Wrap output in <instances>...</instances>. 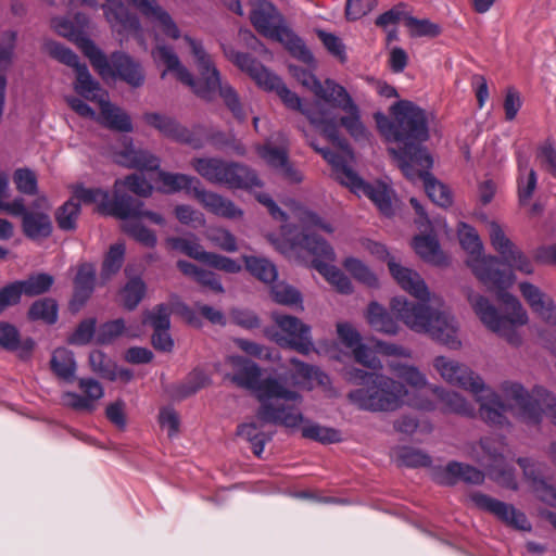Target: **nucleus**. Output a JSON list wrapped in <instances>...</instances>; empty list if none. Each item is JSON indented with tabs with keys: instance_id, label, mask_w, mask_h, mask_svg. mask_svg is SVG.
I'll use <instances>...</instances> for the list:
<instances>
[{
	"instance_id": "obj_1",
	"label": "nucleus",
	"mask_w": 556,
	"mask_h": 556,
	"mask_svg": "<svg viewBox=\"0 0 556 556\" xmlns=\"http://www.w3.org/2000/svg\"><path fill=\"white\" fill-rule=\"evenodd\" d=\"M130 2L153 26L162 34L173 40L182 38L189 46L199 73L195 79L189 70L180 62L174 49L166 45H157L152 50V58L159 65H164L166 73H173L182 84L189 86L195 94L212 100L216 92L224 100L232 115L240 122L245 119V113L241 105L237 91L227 83H222L220 73L217 70L212 56L206 52L202 42L189 35L181 36L180 29L173 17L165 11L156 0H127ZM106 22L113 33L118 35L121 42L128 35H134L138 42L147 49L142 34V26L139 18L118 0H105L101 5Z\"/></svg>"
},
{
	"instance_id": "obj_2",
	"label": "nucleus",
	"mask_w": 556,
	"mask_h": 556,
	"mask_svg": "<svg viewBox=\"0 0 556 556\" xmlns=\"http://www.w3.org/2000/svg\"><path fill=\"white\" fill-rule=\"evenodd\" d=\"M458 237L463 249L468 253L467 265L488 289L498 292L497 298L503 303L505 313L502 314L485 296L469 292L467 299L472 311L488 330L505 339L510 345L519 346L522 337L517 328L528 323V313L515 295L504 292L515 283V274L502 271L496 256L483 254L479 235L469 225H459Z\"/></svg>"
},
{
	"instance_id": "obj_3",
	"label": "nucleus",
	"mask_w": 556,
	"mask_h": 556,
	"mask_svg": "<svg viewBox=\"0 0 556 556\" xmlns=\"http://www.w3.org/2000/svg\"><path fill=\"white\" fill-rule=\"evenodd\" d=\"M388 267L399 286L420 301L413 303L405 298H394L391 301L393 314L410 330L428 334L452 350L459 349L462 342L457 338L456 319L447 309L439 306L440 299L431 296L420 275L396 263L393 257L388 260Z\"/></svg>"
},
{
	"instance_id": "obj_4",
	"label": "nucleus",
	"mask_w": 556,
	"mask_h": 556,
	"mask_svg": "<svg viewBox=\"0 0 556 556\" xmlns=\"http://www.w3.org/2000/svg\"><path fill=\"white\" fill-rule=\"evenodd\" d=\"M226 364L232 369L225 376L239 388L249 390L261 403L256 417L265 424H279L288 428L298 427L303 415L298 405L301 394L280 378L263 377L261 368L242 356H228Z\"/></svg>"
},
{
	"instance_id": "obj_5",
	"label": "nucleus",
	"mask_w": 556,
	"mask_h": 556,
	"mask_svg": "<svg viewBox=\"0 0 556 556\" xmlns=\"http://www.w3.org/2000/svg\"><path fill=\"white\" fill-rule=\"evenodd\" d=\"M393 121L383 115H377L380 132L389 142V153L396 160L406 177H414V164L432 167L433 160L420 143L428 140L429 127L426 112L415 103L406 100L397 101L391 106Z\"/></svg>"
},
{
	"instance_id": "obj_6",
	"label": "nucleus",
	"mask_w": 556,
	"mask_h": 556,
	"mask_svg": "<svg viewBox=\"0 0 556 556\" xmlns=\"http://www.w3.org/2000/svg\"><path fill=\"white\" fill-rule=\"evenodd\" d=\"M225 54L261 88L275 91L287 108L305 115L311 124L319 128L328 140L340 142L336 116L326 108L325 103L318 100L303 103L296 93L288 89L277 75L269 72L263 64L247 53L225 49Z\"/></svg>"
},
{
	"instance_id": "obj_7",
	"label": "nucleus",
	"mask_w": 556,
	"mask_h": 556,
	"mask_svg": "<svg viewBox=\"0 0 556 556\" xmlns=\"http://www.w3.org/2000/svg\"><path fill=\"white\" fill-rule=\"evenodd\" d=\"M292 213L294 218L300 222L304 231L295 240L294 244L315 256L313 261L314 267L338 292L343 294L352 293L353 286L351 280L337 266L330 264L336 258L333 249L315 233L316 230L331 233L333 232L332 225L301 205H295Z\"/></svg>"
},
{
	"instance_id": "obj_8",
	"label": "nucleus",
	"mask_w": 556,
	"mask_h": 556,
	"mask_svg": "<svg viewBox=\"0 0 556 556\" xmlns=\"http://www.w3.org/2000/svg\"><path fill=\"white\" fill-rule=\"evenodd\" d=\"M45 50L52 58L75 70L76 81L74 89L81 97L100 105L101 113L98 119L102 124L119 131L128 132L132 130V124L128 114L108 100L106 91L91 77L87 66L79 62L78 56L71 49L53 40H47L45 42Z\"/></svg>"
},
{
	"instance_id": "obj_9",
	"label": "nucleus",
	"mask_w": 556,
	"mask_h": 556,
	"mask_svg": "<svg viewBox=\"0 0 556 556\" xmlns=\"http://www.w3.org/2000/svg\"><path fill=\"white\" fill-rule=\"evenodd\" d=\"M441 378L454 387L470 392L479 404V415L485 422H503L504 405L482 377L466 364L446 356H437L432 363Z\"/></svg>"
},
{
	"instance_id": "obj_10",
	"label": "nucleus",
	"mask_w": 556,
	"mask_h": 556,
	"mask_svg": "<svg viewBox=\"0 0 556 556\" xmlns=\"http://www.w3.org/2000/svg\"><path fill=\"white\" fill-rule=\"evenodd\" d=\"M348 400L358 409L371 413H391L409 405L431 410V401H419L401 381L384 374H379L365 388H357L348 393Z\"/></svg>"
},
{
	"instance_id": "obj_11",
	"label": "nucleus",
	"mask_w": 556,
	"mask_h": 556,
	"mask_svg": "<svg viewBox=\"0 0 556 556\" xmlns=\"http://www.w3.org/2000/svg\"><path fill=\"white\" fill-rule=\"evenodd\" d=\"M506 403L504 405L503 422H488L491 426L504 427L508 425L506 413L511 412L514 416L519 418L527 425H538L542 420L543 406L548 410L552 422L556 426V397L543 387H534L529 392L521 383L516 381H503L500 384ZM498 396H501L498 394Z\"/></svg>"
},
{
	"instance_id": "obj_12",
	"label": "nucleus",
	"mask_w": 556,
	"mask_h": 556,
	"mask_svg": "<svg viewBox=\"0 0 556 556\" xmlns=\"http://www.w3.org/2000/svg\"><path fill=\"white\" fill-rule=\"evenodd\" d=\"M250 20L263 36L280 42L289 53L308 65L314 64L313 53L304 41L287 26L283 16L268 0H249Z\"/></svg>"
},
{
	"instance_id": "obj_13",
	"label": "nucleus",
	"mask_w": 556,
	"mask_h": 556,
	"mask_svg": "<svg viewBox=\"0 0 556 556\" xmlns=\"http://www.w3.org/2000/svg\"><path fill=\"white\" fill-rule=\"evenodd\" d=\"M312 146L332 166L333 176L341 185L349 187L355 193H363L368 197L383 215L391 216L393 214L394 194L386 184L380 181L375 184L364 182L342 156L332 153L329 149Z\"/></svg>"
},
{
	"instance_id": "obj_14",
	"label": "nucleus",
	"mask_w": 556,
	"mask_h": 556,
	"mask_svg": "<svg viewBox=\"0 0 556 556\" xmlns=\"http://www.w3.org/2000/svg\"><path fill=\"white\" fill-rule=\"evenodd\" d=\"M191 165L202 178L213 185L229 189H252L262 186L255 172L239 163L217 157H195Z\"/></svg>"
},
{
	"instance_id": "obj_15",
	"label": "nucleus",
	"mask_w": 556,
	"mask_h": 556,
	"mask_svg": "<svg viewBox=\"0 0 556 556\" xmlns=\"http://www.w3.org/2000/svg\"><path fill=\"white\" fill-rule=\"evenodd\" d=\"M334 96L333 100H329L327 104L331 108L329 110L336 116L338 128L343 126L346 131L356 140H363L367 138V129L361 121L358 106L354 103L353 99L346 91V89L342 87L334 86ZM328 109V106H326ZM338 137L340 142L330 140L333 144L338 146L342 153L337 155L342 156L345 163L348 164V157H352V153L348 147V143L344 139L340 137L338 132ZM336 154V152H333Z\"/></svg>"
},
{
	"instance_id": "obj_16",
	"label": "nucleus",
	"mask_w": 556,
	"mask_h": 556,
	"mask_svg": "<svg viewBox=\"0 0 556 556\" xmlns=\"http://www.w3.org/2000/svg\"><path fill=\"white\" fill-rule=\"evenodd\" d=\"M271 319L275 327H266L264 334L282 348H291L301 354L307 355L314 351V343L311 336V327L300 318L273 313Z\"/></svg>"
},
{
	"instance_id": "obj_17",
	"label": "nucleus",
	"mask_w": 556,
	"mask_h": 556,
	"mask_svg": "<svg viewBox=\"0 0 556 556\" xmlns=\"http://www.w3.org/2000/svg\"><path fill=\"white\" fill-rule=\"evenodd\" d=\"M51 26L59 35L68 38L78 46L101 77L112 74L104 53L84 34V29L87 26L86 16L76 15L75 24L66 18H53Z\"/></svg>"
},
{
	"instance_id": "obj_18",
	"label": "nucleus",
	"mask_w": 556,
	"mask_h": 556,
	"mask_svg": "<svg viewBox=\"0 0 556 556\" xmlns=\"http://www.w3.org/2000/svg\"><path fill=\"white\" fill-rule=\"evenodd\" d=\"M478 447L483 452V455L480 456L477 453L475 458L488 469L490 478L502 486L517 490L518 483L513 468L504 465V453L506 451L504 440L502 438H484L480 441Z\"/></svg>"
},
{
	"instance_id": "obj_19",
	"label": "nucleus",
	"mask_w": 556,
	"mask_h": 556,
	"mask_svg": "<svg viewBox=\"0 0 556 556\" xmlns=\"http://www.w3.org/2000/svg\"><path fill=\"white\" fill-rule=\"evenodd\" d=\"M51 204L43 194L38 195L27 208L23 202V211L12 216L22 217V230L25 237L37 241L51 236L53 226L50 217Z\"/></svg>"
},
{
	"instance_id": "obj_20",
	"label": "nucleus",
	"mask_w": 556,
	"mask_h": 556,
	"mask_svg": "<svg viewBox=\"0 0 556 556\" xmlns=\"http://www.w3.org/2000/svg\"><path fill=\"white\" fill-rule=\"evenodd\" d=\"M72 199H75L78 203H96L101 212L116 217L128 216L135 210L130 195L118 194L117 198L114 197L111 200L109 193L99 188L78 186L75 188Z\"/></svg>"
},
{
	"instance_id": "obj_21",
	"label": "nucleus",
	"mask_w": 556,
	"mask_h": 556,
	"mask_svg": "<svg viewBox=\"0 0 556 556\" xmlns=\"http://www.w3.org/2000/svg\"><path fill=\"white\" fill-rule=\"evenodd\" d=\"M470 500L479 508L493 514L507 526L521 531L531 530V523L528 521L526 515L516 509L513 505L501 502L480 492L472 493L470 495Z\"/></svg>"
},
{
	"instance_id": "obj_22",
	"label": "nucleus",
	"mask_w": 556,
	"mask_h": 556,
	"mask_svg": "<svg viewBox=\"0 0 556 556\" xmlns=\"http://www.w3.org/2000/svg\"><path fill=\"white\" fill-rule=\"evenodd\" d=\"M518 465L533 493L544 503L556 507V489L545 480L547 466L530 458H518Z\"/></svg>"
},
{
	"instance_id": "obj_23",
	"label": "nucleus",
	"mask_w": 556,
	"mask_h": 556,
	"mask_svg": "<svg viewBox=\"0 0 556 556\" xmlns=\"http://www.w3.org/2000/svg\"><path fill=\"white\" fill-rule=\"evenodd\" d=\"M78 387L83 394L64 392L61 397L63 405L79 412H93L104 395L103 387L92 378H80Z\"/></svg>"
},
{
	"instance_id": "obj_24",
	"label": "nucleus",
	"mask_w": 556,
	"mask_h": 556,
	"mask_svg": "<svg viewBox=\"0 0 556 556\" xmlns=\"http://www.w3.org/2000/svg\"><path fill=\"white\" fill-rule=\"evenodd\" d=\"M519 291L534 314L556 326V303L548 294L531 282H520Z\"/></svg>"
},
{
	"instance_id": "obj_25",
	"label": "nucleus",
	"mask_w": 556,
	"mask_h": 556,
	"mask_svg": "<svg viewBox=\"0 0 556 556\" xmlns=\"http://www.w3.org/2000/svg\"><path fill=\"white\" fill-rule=\"evenodd\" d=\"M193 197L203 206V208L216 216L236 219L240 218L243 214V212L237 207L232 201L216 192L206 190L201 184L194 187Z\"/></svg>"
},
{
	"instance_id": "obj_26",
	"label": "nucleus",
	"mask_w": 556,
	"mask_h": 556,
	"mask_svg": "<svg viewBox=\"0 0 556 556\" xmlns=\"http://www.w3.org/2000/svg\"><path fill=\"white\" fill-rule=\"evenodd\" d=\"M112 74L103 79L119 77L131 87H140L144 81V74L141 65L134 61L129 55L122 52H114L108 59Z\"/></svg>"
},
{
	"instance_id": "obj_27",
	"label": "nucleus",
	"mask_w": 556,
	"mask_h": 556,
	"mask_svg": "<svg viewBox=\"0 0 556 556\" xmlns=\"http://www.w3.org/2000/svg\"><path fill=\"white\" fill-rule=\"evenodd\" d=\"M387 366L391 374L397 378L396 380L405 384L407 389L409 387L413 390V392H410L413 397L419 401H425L424 399L415 396V393L427 387L431 390L432 386L429 384L427 376L420 371L417 366L399 359L388 361Z\"/></svg>"
},
{
	"instance_id": "obj_28",
	"label": "nucleus",
	"mask_w": 556,
	"mask_h": 556,
	"mask_svg": "<svg viewBox=\"0 0 556 556\" xmlns=\"http://www.w3.org/2000/svg\"><path fill=\"white\" fill-rule=\"evenodd\" d=\"M435 479L444 485H453L459 481L480 484L484 480V473L469 465L452 462L437 472Z\"/></svg>"
},
{
	"instance_id": "obj_29",
	"label": "nucleus",
	"mask_w": 556,
	"mask_h": 556,
	"mask_svg": "<svg viewBox=\"0 0 556 556\" xmlns=\"http://www.w3.org/2000/svg\"><path fill=\"white\" fill-rule=\"evenodd\" d=\"M289 71L302 86L311 90L316 96L318 101L323 100L325 103L334 99V86L342 87L332 79H326L324 83H320L311 71L301 66L290 65Z\"/></svg>"
},
{
	"instance_id": "obj_30",
	"label": "nucleus",
	"mask_w": 556,
	"mask_h": 556,
	"mask_svg": "<svg viewBox=\"0 0 556 556\" xmlns=\"http://www.w3.org/2000/svg\"><path fill=\"white\" fill-rule=\"evenodd\" d=\"M431 167L422 166L421 164H414V177H407L409 180L415 181L420 179L424 182L425 190L431 201L439 206L446 207L452 203V195L448 188L442 182L438 181L429 172Z\"/></svg>"
},
{
	"instance_id": "obj_31",
	"label": "nucleus",
	"mask_w": 556,
	"mask_h": 556,
	"mask_svg": "<svg viewBox=\"0 0 556 556\" xmlns=\"http://www.w3.org/2000/svg\"><path fill=\"white\" fill-rule=\"evenodd\" d=\"M143 119L162 135L175 141L190 143L192 140V134L170 116L160 113H146Z\"/></svg>"
},
{
	"instance_id": "obj_32",
	"label": "nucleus",
	"mask_w": 556,
	"mask_h": 556,
	"mask_svg": "<svg viewBox=\"0 0 556 556\" xmlns=\"http://www.w3.org/2000/svg\"><path fill=\"white\" fill-rule=\"evenodd\" d=\"M96 283V267L90 263H84L78 267L74 279V295L71 301L73 309L78 311L90 298Z\"/></svg>"
},
{
	"instance_id": "obj_33",
	"label": "nucleus",
	"mask_w": 556,
	"mask_h": 556,
	"mask_svg": "<svg viewBox=\"0 0 556 556\" xmlns=\"http://www.w3.org/2000/svg\"><path fill=\"white\" fill-rule=\"evenodd\" d=\"M258 153L268 165L279 169L283 177L289 181L296 184L303 180L302 173L289 163L287 151L285 149L265 144L260 148Z\"/></svg>"
},
{
	"instance_id": "obj_34",
	"label": "nucleus",
	"mask_w": 556,
	"mask_h": 556,
	"mask_svg": "<svg viewBox=\"0 0 556 556\" xmlns=\"http://www.w3.org/2000/svg\"><path fill=\"white\" fill-rule=\"evenodd\" d=\"M116 162L123 166L143 170H155L160 167V159L149 151L136 149L131 144L116 154Z\"/></svg>"
},
{
	"instance_id": "obj_35",
	"label": "nucleus",
	"mask_w": 556,
	"mask_h": 556,
	"mask_svg": "<svg viewBox=\"0 0 556 556\" xmlns=\"http://www.w3.org/2000/svg\"><path fill=\"white\" fill-rule=\"evenodd\" d=\"M518 164V198L521 205L529 203L536 185L538 175L533 168H529V160L520 151H517Z\"/></svg>"
},
{
	"instance_id": "obj_36",
	"label": "nucleus",
	"mask_w": 556,
	"mask_h": 556,
	"mask_svg": "<svg viewBox=\"0 0 556 556\" xmlns=\"http://www.w3.org/2000/svg\"><path fill=\"white\" fill-rule=\"evenodd\" d=\"M157 181L160 182V190L164 193L185 191L192 195H194V187L201 182L194 176L164 170L159 172Z\"/></svg>"
},
{
	"instance_id": "obj_37",
	"label": "nucleus",
	"mask_w": 556,
	"mask_h": 556,
	"mask_svg": "<svg viewBox=\"0 0 556 556\" xmlns=\"http://www.w3.org/2000/svg\"><path fill=\"white\" fill-rule=\"evenodd\" d=\"M141 332L142 329L139 324L131 323L126 326L124 319L118 318L100 326L97 333V341L101 344H108L123 334L128 338H137Z\"/></svg>"
},
{
	"instance_id": "obj_38",
	"label": "nucleus",
	"mask_w": 556,
	"mask_h": 556,
	"mask_svg": "<svg viewBox=\"0 0 556 556\" xmlns=\"http://www.w3.org/2000/svg\"><path fill=\"white\" fill-rule=\"evenodd\" d=\"M431 392L437 395L444 410L463 416L475 415L473 405L458 392L445 390L437 386L431 387Z\"/></svg>"
},
{
	"instance_id": "obj_39",
	"label": "nucleus",
	"mask_w": 556,
	"mask_h": 556,
	"mask_svg": "<svg viewBox=\"0 0 556 556\" xmlns=\"http://www.w3.org/2000/svg\"><path fill=\"white\" fill-rule=\"evenodd\" d=\"M416 253L427 263L442 266L446 264V257L438 240L432 235L416 236L413 241Z\"/></svg>"
},
{
	"instance_id": "obj_40",
	"label": "nucleus",
	"mask_w": 556,
	"mask_h": 556,
	"mask_svg": "<svg viewBox=\"0 0 556 556\" xmlns=\"http://www.w3.org/2000/svg\"><path fill=\"white\" fill-rule=\"evenodd\" d=\"M290 362L294 366L293 387L311 389L314 382L324 384L328 381V376L317 367L307 365L296 358H292Z\"/></svg>"
},
{
	"instance_id": "obj_41",
	"label": "nucleus",
	"mask_w": 556,
	"mask_h": 556,
	"mask_svg": "<svg viewBox=\"0 0 556 556\" xmlns=\"http://www.w3.org/2000/svg\"><path fill=\"white\" fill-rule=\"evenodd\" d=\"M0 345L8 351L21 350L22 356H27L34 349L35 342L31 339L20 340V332L9 323H0Z\"/></svg>"
},
{
	"instance_id": "obj_42",
	"label": "nucleus",
	"mask_w": 556,
	"mask_h": 556,
	"mask_svg": "<svg viewBox=\"0 0 556 556\" xmlns=\"http://www.w3.org/2000/svg\"><path fill=\"white\" fill-rule=\"evenodd\" d=\"M366 317L370 327L378 332L389 336L399 332L397 323L376 302L369 304Z\"/></svg>"
},
{
	"instance_id": "obj_43",
	"label": "nucleus",
	"mask_w": 556,
	"mask_h": 556,
	"mask_svg": "<svg viewBox=\"0 0 556 556\" xmlns=\"http://www.w3.org/2000/svg\"><path fill=\"white\" fill-rule=\"evenodd\" d=\"M53 282L54 279L51 275L41 273L29 276L25 280L15 281L11 285L17 287L18 300H21L22 294L27 296H36L46 293L50 290Z\"/></svg>"
},
{
	"instance_id": "obj_44",
	"label": "nucleus",
	"mask_w": 556,
	"mask_h": 556,
	"mask_svg": "<svg viewBox=\"0 0 556 556\" xmlns=\"http://www.w3.org/2000/svg\"><path fill=\"white\" fill-rule=\"evenodd\" d=\"M486 229L490 238V243L494 251L500 254L502 260L509 255L513 250L518 247L506 235L502 225L495 220L486 222Z\"/></svg>"
},
{
	"instance_id": "obj_45",
	"label": "nucleus",
	"mask_w": 556,
	"mask_h": 556,
	"mask_svg": "<svg viewBox=\"0 0 556 556\" xmlns=\"http://www.w3.org/2000/svg\"><path fill=\"white\" fill-rule=\"evenodd\" d=\"M51 368L59 378L66 381L73 380L76 371L73 353L64 348L56 349L52 354Z\"/></svg>"
},
{
	"instance_id": "obj_46",
	"label": "nucleus",
	"mask_w": 556,
	"mask_h": 556,
	"mask_svg": "<svg viewBox=\"0 0 556 556\" xmlns=\"http://www.w3.org/2000/svg\"><path fill=\"white\" fill-rule=\"evenodd\" d=\"M124 188L140 197H149L153 191V186L141 174H132L124 179H117L114 184L115 198L118 194H125Z\"/></svg>"
},
{
	"instance_id": "obj_47",
	"label": "nucleus",
	"mask_w": 556,
	"mask_h": 556,
	"mask_svg": "<svg viewBox=\"0 0 556 556\" xmlns=\"http://www.w3.org/2000/svg\"><path fill=\"white\" fill-rule=\"evenodd\" d=\"M247 269L265 283H273L277 278L276 266L267 258L257 256H244Z\"/></svg>"
},
{
	"instance_id": "obj_48",
	"label": "nucleus",
	"mask_w": 556,
	"mask_h": 556,
	"mask_svg": "<svg viewBox=\"0 0 556 556\" xmlns=\"http://www.w3.org/2000/svg\"><path fill=\"white\" fill-rule=\"evenodd\" d=\"M237 435L250 442L253 453L258 457L264 451L265 443L270 440V437L263 432L255 421L240 425Z\"/></svg>"
},
{
	"instance_id": "obj_49",
	"label": "nucleus",
	"mask_w": 556,
	"mask_h": 556,
	"mask_svg": "<svg viewBox=\"0 0 556 556\" xmlns=\"http://www.w3.org/2000/svg\"><path fill=\"white\" fill-rule=\"evenodd\" d=\"M391 456L399 466L424 467L430 464V457L427 454L407 446L393 448Z\"/></svg>"
},
{
	"instance_id": "obj_50",
	"label": "nucleus",
	"mask_w": 556,
	"mask_h": 556,
	"mask_svg": "<svg viewBox=\"0 0 556 556\" xmlns=\"http://www.w3.org/2000/svg\"><path fill=\"white\" fill-rule=\"evenodd\" d=\"M166 244L177 251H180L181 253L188 255L189 257H192L194 260L204 262L207 253L204 251L202 245L198 242L195 237L191 238H179V237H172L166 239Z\"/></svg>"
},
{
	"instance_id": "obj_51",
	"label": "nucleus",
	"mask_w": 556,
	"mask_h": 556,
	"mask_svg": "<svg viewBox=\"0 0 556 556\" xmlns=\"http://www.w3.org/2000/svg\"><path fill=\"white\" fill-rule=\"evenodd\" d=\"M80 214V204L75 199H70L55 212L58 227L64 231H72Z\"/></svg>"
},
{
	"instance_id": "obj_52",
	"label": "nucleus",
	"mask_w": 556,
	"mask_h": 556,
	"mask_svg": "<svg viewBox=\"0 0 556 556\" xmlns=\"http://www.w3.org/2000/svg\"><path fill=\"white\" fill-rule=\"evenodd\" d=\"M302 435L323 444L337 443L342 440L339 430L314 422L307 424L302 428Z\"/></svg>"
},
{
	"instance_id": "obj_53",
	"label": "nucleus",
	"mask_w": 556,
	"mask_h": 556,
	"mask_svg": "<svg viewBox=\"0 0 556 556\" xmlns=\"http://www.w3.org/2000/svg\"><path fill=\"white\" fill-rule=\"evenodd\" d=\"M28 318L41 320L46 324H54L58 319L56 302L48 298L34 302L29 307Z\"/></svg>"
},
{
	"instance_id": "obj_54",
	"label": "nucleus",
	"mask_w": 556,
	"mask_h": 556,
	"mask_svg": "<svg viewBox=\"0 0 556 556\" xmlns=\"http://www.w3.org/2000/svg\"><path fill=\"white\" fill-rule=\"evenodd\" d=\"M122 219L124 220L122 226L123 230L135 240L149 248H153L156 244L157 239L155 233L141 225L136 217Z\"/></svg>"
},
{
	"instance_id": "obj_55",
	"label": "nucleus",
	"mask_w": 556,
	"mask_h": 556,
	"mask_svg": "<svg viewBox=\"0 0 556 556\" xmlns=\"http://www.w3.org/2000/svg\"><path fill=\"white\" fill-rule=\"evenodd\" d=\"M146 283L140 278L130 279L121 291V301L127 309L138 306L146 294Z\"/></svg>"
},
{
	"instance_id": "obj_56",
	"label": "nucleus",
	"mask_w": 556,
	"mask_h": 556,
	"mask_svg": "<svg viewBox=\"0 0 556 556\" xmlns=\"http://www.w3.org/2000/svg\"><path fill=\"white\" fill-rule=\"evenodd\" d=\"M205 238L216 248L225 252H236L238 250L236 237L227 229L222 227H211L205 231Z\"/></svg>"
},
{
	"instance_id": "obj_57",
	"label": "nucleus",
	"mask_w": 556,
	"mask_h": 556,
	"mask_svg": "<svg viewBox=\"0 0 556 556\" xmlns=\"http://www.w3.org/2000/svg\"><path fill=\"white\" fill-rule=\"evenodd\" d=\"M343 267L359 282L369 287L377 285V277L361 260L355 257H346L343 262Z\"/></svg>"
},
{
	"instance_id": "obj_58",
	"label": "nucleus",
	"mask_w": 556,
	"mask_h": 556,
	"mask_svg": "<svg viewBox=\"0 0 556 556\" xmlns=\"http://www.w3.org/2000/svg\"><path fill=\"white\" fill-rule=\"evenodd\" d=\"M318 39L323 42L326 50L341 63L348 60L345 45L337 35L323 29L315 30Z\"/></svg>"
},
{
	"instance_id": "obj_59",
	"label": "nucleus",
	"mask_w": 556,
	"mask_h": 556,
	"mask_svg": "<svg viewBox=\"0 0 556 556\" xmlns=\"http://www.w3.org/2000/svg\"><path fill=\"white\" fill-rule=\"evenodd\" d=\"M210 383L208 376L202 370H193L188 378L186 383L177 387L175 396L178 399H185L194 394L200 389L204 388Z\"/></svg>"
},
{
	"instance_id": "obj_60",
	"label": "nucleus",
	"mask_w": 556,
	"mask_h": 556,
	"mask_svg": "<svg viewBox=\"0 0 556 556\" xmlns=\"http://www.w3.org/2000/svg\"><path fill=\"white\" fill-rule=\"evenodd\" d=\"M125 255V245L123 243L113 244L103 262L102 276L106 279L116 274L123 265Z\"/></svg>"
},
{
	"instance_id": "obj_61",
	"label": "nucleus",
	"mask_w": 556,
	"mask_h": 556,
	"mask_svg": "<svg viewBox=\"0 0 556 556\" xmlns=\"http://www.w3.org/2000/svg\"><path fill=\"white\" fill-rule=\"evenodd\" d=\"M405 25L413 37H437L441 33V28L438 24L426 18L418 20L413 16H406Z\"/></svg>"
},
{
	"instance_id": "obj_62",
	"label": "nucleus",
	"mask_w": 556,
	"mask_h": 556,
	"mask_svg": "<svg viewBox=\"0 0 556 556\" xmlns=\"http://www.w3.org/2000/svg\"><path fill=\"white\" fill-rule=\"evenodd\" d=\"M536 161L542 169L556 178V149L553 142L547 140L538 147Z\"/></svg>"
},
{
	"instance_id": "obj_63",
	"label": "nucleus",
	"mask_w": 556,
	"mask_h": 556,
	"mask_svg": "<svg viewBox=\"0 0 556 556\" xmlns=\"http://www.w3.org/2000/svg\"><path fill=\"white\" fill-rule=\"evenodd\" d=\"M270 293L274 301L282 305H293L302 301L300 292L285 282L274 283Z\"/></svg>"
},
{
	"instance_id": "obj_64",
	"label": "nucleus",
	"mask_w": 556,
	"mask_h": 556,
	"mask_svg": "<svg viewBox=\"0 0 556 556\" xmlns=\"http://www.w3.org/2000/svg\"><path fill=\"white\" fill-rule=\"evenodd\" d=\"M13 181L21 193L27 195L37 193V177L29 168L16 169L13 174Z\"/></svg>"
}]
</instances>
